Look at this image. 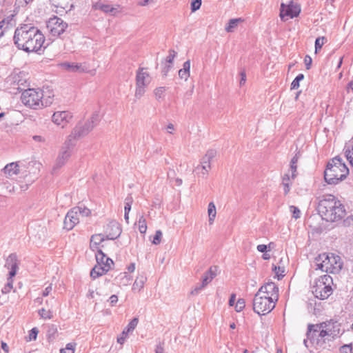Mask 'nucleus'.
Listing matches in <instances>:
<instances>
[{
	"instance_id": "obj_1",
	"label": "nucleus",
	"mask_w": 353,
	"mask_h": 353,
	"mask_svg": "<svg viewBox=\"0 0 353 353\" xmlns=\"http://www.w3.org/2000/svg\"><path fill=\"white\" fill-rule=\"evenodd\" d=\"M13 40L19 50L30 52L41 50L45 37L37 28L31 24H23L15 30Z\"/></svg>"
},
{
	"instance_id": "obj_2",
	"label": "nucleus",
	"mask_w": 353,
	"mask_h": 353,
	"mask_svg": "<svg viewBox=\"0 0 353 353\" xmlns=\"http://www.w3.org/2000/svg\"><path fill=\"white\" fill-rule=\"evenodd\" d=\"M319 212L323 219L334 222L345 216V206L334 195L326 194L319 202Z\"/></svg>"
},
{
	"instance_id": "obj_3",
	"label": "nucleus",
	"mask_w": 353,
	"mask_h": 353,
	"mask_svg": "<svg viewBox=\"0 0 353 353\" xmlns=\"http://www.w3.org/2000/svg\"><path fill=\"white\" fill-rule=\"evenodd\" d=\"M53 97L54 94L49 90L30 88L22 92L21 99L26 106L37 110L51 105Z\"/></svg>"
},
{
	"instance_id": "obj_4",
	"label": "nucleus",
	"mask_w": 353,
	"mask_h": 353,
	"mask_svg": "<svg viewBox=\"0 0 353 353\" xmlns=\"http://www.w3.org/2000/svg\"><path fill=\"white\" fill-rule=\"evenodd\" d=\"M349 173V170L342 161V159L336 157L327 163L324 172V179L329 184H336L344 180Z\"/></svg>"
},
{
	"instance_id": "obj_5",
	"label": "nucleus",
	"mask_w": 353,
	"mask_h": 353,
	"mask_svg": "<svg viewBox=\"0 0 353 353\" xmlns=\"http://www.w3.org/2000/svg\"><path fill=\"white\" fill-rule=\"evenodd\" d=\"M316 269L332 274H338L343 268L341 258L333 253H323L316 259Z\"/></svg>"
},
{
	"instance_id": "obj_6",
	"label": "nucleus",
	"mask_w": 353,
	"mask_h": 353,
	"mask_svg": "<svg viewBox=\"0 0 353 353\" xmlns=\"http://www.w3.org/2000/svg\"><path fill=\"white\" fill-rule=\"evenodd\" d=\"M101 120V116L99 112H94L90 119L85 121H80L73 128L70 134L68 137L69 141L78 140L91 132L93 128L98 125Z\"/></svg>"
},
{
	"instance_id": "obj_7",
	"label": "nucleus",
	"mask_w": 353,
	"mask_h": 353,
	"mask_svg": "<svg viewBox=\"0 0 353 353\" xmlns=\"http://www.w3.org/2000/svg\"><path fill=\"white\" fill-rule=\"evenodd\" d=\"M332 279L330 276H321L313 287L312 293L319 299L324 300L327 299L332 294Z\"/></svg>"
},
{
	"instance_id": "obj_8",
	"label": "nucleus",
	"mask_w": 353,
	"mask_h": 353,
	"mask_svg": "<svg viewBox=\"0 0 353 353\" xmlns=\"http://www.w3.org/2000/svg\"><path fill=\"white\" fill-rule=\"evenodd\" d=\"M95 256L97 264L90 272V276L94 279L105 274L110 269L111 265H113V261L107 257L101 250H98Z\"/></svg>"
},
{
	"instance_id": "obj_9",
	"label": "nucleus",
	"mask_w": 353,
	"mask_h": 353,
	"mask_svg": "<svg viewBox=\"0 0 353 353\" xmlns=\"http://www.w3.org/2000/svg\"><path fill=\"white\" fill-rule=\"evenodd\" d=\"M152 81V77L149 72L144 68H140L136 74V90L135 97L140 99L145 92V88L149 85Z\"/></svg>"
},
{
	"instance_id": "obj_10",
	"label": "nucleus",
	"mask_w": 353,
	"mask_h": 353,
	"mask_svg": "<svg viewBox=\"0 0 353 353\" xmlns=\"http://www.w3.org/2000/svg\"><path fill=\"white\" fill-rule=\"evenodd\" d=\"M276 303L268 298V296L259 294L257 292L253 300V310L259 314H266L275 307Z\"/></svg>"
},
{
	"instance_id": "obj_11",
	"label": "nucleus",
	"mask_w": 353,
	"mask_h": 353,
	"mask_svg": "<svg viewBox=\"0 0 353 353\" xmlns=\"http://www.w3.org/2000/svg\"><path fill=\"white\" fill-rule=\"evenodd\" d=\"M72 141H69L68 139L60 149L52 168L53 171H55L63 167L68 161L72 154Z\"/></svg>"
},
{
	"instance_id": "obj_12",
	"label": "nucleus",
	"mask_w": 353,
	"mask_h": 353,
	"mask_svg": "<svg viewBox=\"0 0 353 353\" xmlns=\"http://www.w3.org/2000/svg\"><path fill=\"white\" fill-rule=\"evenodd\" d=\"M68 27V23L58 17L50 18L47 22V29L53 37H58L63 34Z\"/></svg>"
},
{
	"instance_id": "obj_13",
	"label": "nucleus",
	"mask_w": 353,
	"mask_h": 353,
	"mask_svg": "<svg viewBox=\"0 0 353 353\" xmlns=\"http://www.w3.org/2000/svg\"><path fill=\"white\" fill-rule=\"evenodd\" d=\"M216 151L214 150H208L201 160V164L196 167L194 172L198 175L202 176H206L211 169L210 162L214 158Z\"/></svg>"
},
{
	"instance_id": "obj_14",
	"label": "nucleus",
	"mask_w": 353,
	"mask_h": 353,
	"mask_svg": "<svg viewBox=\"0 0 353 353\" xmlns=\"http://www.w3.org/2000/svg\"><path fill=\"white\" fill-rule=\"evenodd\" d=\"M300 12V5L292 1H291L288 5H285L283 3L281 5L280 17L283 21L288 19H285V17H290L291 19L296 17Z\"/></svg>"
},
{
	"instance_id": "obj_15",
	"label": "nucleus",
	"mask_w": 353,
	"mask_h": 353,
	"mask_svg": "<svg viewBox=\"0 0 353 353\" xmlns=\"http://www.w3.org/2000/svg\"><path fill=\"white\" fill-rule=\"evenodd\" d=\"M60 66L68 72H90L91 74H94V70H90L88 64L84 63H74V62H63L60 64Z\"/></svg>"
},
{
	"instance_id": "obj_16",
	"label": "nucleus",
	"mask_w": 353,
	"mask_h": 353,
	"mask_svg": "<svg viewBox=\"0 0 353 353\" xmlns=\"http://www.w3.org/2000/svg\"><path fill=\"white\" fill-rule=\"evenodd\" d=\"M259 294L268 296V299L276 302L279 299V288L274 282H268L262 285L258 290Z\"/></svg>"
},
{
	"instance_id": "obj_17",
	"label": "nucleus",
	"mask_w": 353,
	"mask_h": 353,
	"mask_svg": "<svg viewBox=\"0 0 353 353\" xmlns=\"http://www.w3.org/2000/svg\"><path fill=\"white\" fill-rule=\"evenodd\" d=\"M72 115L68 111H59L53 114L52 121L57 125L64 128L71 120Z\"/></svg>"
},
{
	"instance_id": "obj_18",
	"label": "nucleus",
	"mask_w": 353,
	"mask_h": 353,
	"mask_svg": "<svg viewBox=\"0 0 353 353\" xmlns=\"http://www.w3.org/2000/svg\"><path fill=\"white\" fill-rule=\"evenodd\" d=\"M105 231L107 239L114 240L121 235L122 230L117 221H112L107 225Z\"/></svg>"
},
{
	"instance_id": "obj_19",
	"label": "nucleus",
	"mask_w": 353,
	"mask_h": 353,
	"mask_svg": "<svg viewBox=\"0 0 353 353\" xmlns=\"http://www.w3.org/2000/svg\"><path fill=\"white\" fill-rule=\"evenodd\" d=\"M77 211H79V209L73 208L67 213L64 220L65 229L70 230L79 222Z\"/></svg>"
},
{
	"instance_id": "obj_20",
	"label": "nucleus",
	"mask_w": 353,
	"mask_h": 353,
	"mask_svg": "<svg viewBox=\"0 0 353 353\" xmlns=\"http://www.w3.org/2000/svg\"><path fill=\"white\" fill-rule=\"evenodd\" d=\"M5 267L10 270L8 275L13 277L16 275L18 270L17 257L15 254H10L6 259Z\"/></svg>"
},
{
	"instance_id": "obj_21",
	"label": "nucleus",
	"mask_w": 353,
	"mask_h": 353,
	"mask_svg": "<svg viewBox=\"0 0 353 353\" xmlns=\"http://www.w3.org/2000/svg\"><path fill=\"white\" fill-rule=\"evenodd\" d=\"M321 327L329 331V336L332 337L337 336L340 332V324L332 320L321 323Z\"/></svg>"
},
{
	"instance_id": "obj_22",
	"label": "nucleus",
	"mask_w": 353,
	"mask_h": 353,
	"mask_svg": "<svg viewBox=\"0 0 353 353\" xmlns=\"http://www.w3.org/2000/svg\"><path fill=\"white\" fill-rule=\"evenodd\" d=\"M106 239V236H103L102 234H96L91 236L90 247L94 250L97 251L98 253V250H100L99 248V245L103 243Z\"/></svg>"
},
{
	"instance_id": "obj_23",
	"label": "nucleus",
	"mask_w": 353,
	"mask_h": 353,
	"mask_svg": "<svg viewBox=\"0 0 353 353\" xmlns=\"http://www.w3.org/2000/svg\"><path fill=\"white\" fill-rule=\"evenodd\" d=\"M52 5L57 8L70 10L73 8V0H50Z\"/></svg>"
},
{
	"instance_id": "obj_24",
	"label": "nucleus",
	"mask_w": 353,
	"mask_h": 353,
	"mask_svg": "<svg viewBox=\"0 0 353 353\" xmlns=\"http://www.w3.org/2000/svg\"><path fill=\"white\" fill-rule=\"evenodd\" d=\"M3 170L7 176L17 175L19 173V165L17 162H12L7 164Z\"/></svg>"
},
{
	"instance_id": "obj_25",
	"label": "nucleus",
	"mask_w": 353,
	"mask_h": 353,
	"mask_svg": "<svg viewBox=\"0 0 353 353\" xmlns=\"http://www.w3.org/2000/svg\"><path fill=\"white\" fill-rule=\"evenodd\" d=\"M93 8L95 10H101L102 12H103L105 13H110L112 14H114L117 10V8L112 7L111 5L105 4L101 1H98V2L95 3L93 5Z\"/></svg>"
},
{
	"instance_id": "obj_26",
	"label": "nucleus",
	"mask_w": 353,
	"mask_h": 353,
	"mask_svg": "<svg viewBox=\"0 0 353 353\" xmlns=\"http://www.w3.org/2000/svg\"><path fill=\"white\" fill-rule=\"evenodd\" d=\"M323 327H321V323L320 324H309L307 327V337L310 341L314 340L316 334L320 333V331Z\"/></svg>"
},
{
	"instance_id": "obj_27",
	"label": "nucleus",
	"mask_w": 353,
	"mask_h": 353,
	"mask_svg": "<svg viewBox=\"0 0 353 353\" xmlns=\"http://www.w3.org/2000/svg\"><path fill=\"white\" fill-rule=\"evenodd\" d=\"M216 276V267H210L208 271L205 272L202 278V283L207 285Z\"/></svg>"
},
{
	"instance_id": "obj_28",
	"label": "nucleus",
	"mask_w": 353,
	"mask_h": 353,
	"mask_svg": "<svg viewBox=\"0 0 353 353\" xmlns=\"http://www.w3.org/2000/svg\"><path fill=\"white\" fill-rule=\"evenodd\" d=\"M344 152L347 160L350 162V165L353 167V137L345 144Z\"/></svg>"
},
{
	"instance_id": "obj_29",
	"label": "nucleus",
	"mask_w": 353,
	"mask_h": 353,
	"mask_svg": "<svg viewBox=\"0 0 353 353\" xmlns=\"http://www.w3.org/2000/svg\"><path fill=\"white\" fill-rule=\"evenodd\" d=\"M190 60L184 62L183 65V68L180 69L179 71V76L181 79H184L187 81L190 77Z\"/></svg>"
},
{
	"instance_id": "obj_30",
	"label": "nucleus",
	"mask_w": 353,
	"mask_h": 353,
	"mask_svg": "<svg viewBox=\"0 0 353 353\" xmlns=\"http://www.w3.org/2000/svg\"><path fill=\"white\" fill-rule=\"evenodd\" d=\"M146 279V277L143 275L138 276L133 283L132 290H141L144 287Z\"/></svg>"
},
{
	"instance_id": "obj_31",
	"label": "nucleus",
	"mask_w": 353,
	"mask_h": 353,
	"mask_svg": "<svg viewBox=\"0 0 353 353\" xmlns=\"http://www.w3.org/2000/svg\"><path fill=\"white\" fill-rule=\"evenodd\" d=\"M208 213L209 216V223L212 225L214 223L216 215V206L213 202L208 204Z\"/></svg>"
},
{
	"instance_id": "obj_32",
	"label": "nucleus",
	"mask_w": 353,
	"mask_h": 353,
	"mask_svg": "<svg viewBox=\"0 0 353 353\" xmlns=\"http://www.w3.org/2000/svg\"><path fill=\"white\" fill-rule=\"evenodd\" d=\"M241 21H243L241 18L230 19L228 23V26L225 28V31L228 32H232L237 27L238 23Z\"/></svg>"
},
{
	"instance_id": "obj_33",
	"label": "nucleus",
	"mask_w": 353,
	"mask_h": 353,
	"mask_svg": "<svg viewBox=\"0 0 353 353\" xmlns=\"http://www.w3.org/2000/svg\"><path fill=\"white\" fill-rule=\"evenodd\" d=\"M139 323L138 318L135 317L131 320V321L128 323V326L123 330V334H125L128 336V333L132 332L135 327L137 326Z\"/></svg>"
},
{
	"instance_id": "obj_34",
	"label": "nucleus",
	"mask_w": 353,
	"mask_h": 353,
	"mask_svg": "<svg viewBox=\"0 0 353 353\" xmlns=\"http://www.w3.org/2000/svg\"><path fill=\"white\" fill-rule=\"evenodd\" d=\"M74 208L79 209V211H77V214H79V216H81L82 217L88 216L91 214L90 210L84 205H79V206L74 207Z\"/></svg>"
},
{
	"instance_id": "obj_35",
	"label": "nucleus",
	"mask_w": 353,
	"mask_h": 353,
	"mask_svg": "<svg viewBox=\"0 0 353 353\" xmlns=\"http://www.w3.org/2000/svg\"><path fill=\"white\" fill-rule=\"evenodd\" d=\"M138 225H139V230L140 233L145 234L147 230V224H146V220L143 217V216H140L139 221H138Z\"/></svg>"
},
{
	"instance_id": "obj_36",
	"label": "nucleus",
	"mask_w": 353,
	"mask_h": 353,
	"mask_svg": "<svg viewBox=\"0 0 353 353\" xmlns=\"http://www.w3.org/2000/svg\"><path fill=\"white\" fill-rule=\"evenodd\" d=\"M39 314L44 319H50L53 316L52 312L50 310H46L45 308L39 310Z\"/></svg>"
},
{
	"instance_id": "obj_37",
	"label": "nucleus",
	"mask_w": 353,
	"mask_h": 353,
	"mask_svg": "<svg viewBox=\"0 0 353 353\" xmlns=\"http://www.w3.org/2000/svg\"><path fill=\"white\" fill-rule=\"evenodd\" d=\"M120 284L123 285H128L131 281V276L126 272L122 273L119 275Z\"/></svg>"
},
{
	"instance_id": "obj_38",
	"label": "nucleus",
	"mask_w": 353,
	"mask_h": 353,
	"mask_svg": "<svg viewBox=\"0 0 353 353\" xmlns=\"http://www.w3.org/2000/svg\"><path fill=\"white\" fill-rule=\"evenodd\" d=\"M326 38L324 37H319L316 39L315 41V52L317 53L319 50L321 49L322 46L326 41Z\"/></svg>"
},
{
	"instance_id": "obj_39",
	"label": "nucleus",
	"mask_w": 353,
	"mask_h": 353,
	"mask_svg": "<svg viewBox=\"0 0 353 353\" xmlns=\"http://www.w3.org/2000/svg\"><path fill=\"white\" fill-rule=\"evenodd\" d=\"M41 167V163L37 161H32L28 163V168L30 169V171L31 169H34L33 171L34 173H36L37 171H39L40 168Z\"/></svg>"
},
{
	"instance_id": "obj_40",
	"label": "nucleus",
	"mask_w": 353,
	"mask_h": 353,
	"mask_svg": "<svg viewBox=\"0 0 353 353\" xmlns=\"http://www.w3.org/2000/svg\"><path fill=\"white\" fill-rule=\"evenodd\" d=\"M304 79L303 74H299L291 83V89H297L299 87V82Z\"/></svg>"
},
{
	"instance_id": "obj_41",
	"label": "nucleus",
	"mask_w": 353,
	"mask_h": 353,
	"mask_svg": "<svg viewBox=\"0 0 353 353\" xmlns=\"http://www.w3.org/2000/svg\"><path fill=\"white\" fill-rule=\"evenodd\" d=\"M12 277H10V276L8 278V283L7 284L2 288L1 292L3 294H8L10 292V290L12 288Z\"/></svg>"
},
{
	"instance_id": "obj_42",
	"label": "nucleus",
	"mask_w": 353,
	"mask_h": 353,
	"mask_svg": "<svg viewBox=\"0 0 353 353\" xmlns=\"http://www.w3.org/2000/svg\"><path fill=\"white\" fill-rule=\"evenodd\" d=\"M75 343H69L66 345L65 348L60 350V353H74Z\"/></svg>"
},
{
	"instance_id": "obj_43",
	"label": "nucleus",
	"mask_w": 353,
	"mask_h": 353,
	"mask_svg": "<svg viewBox=\"0 0 353 353\" xmlns=\"http://www.w3.org/2000/svg\"><path fill=\"white\" fill-rule=\"evenodd\" d=\"M289 174H285L283 177L282 184L284 186V194H287L290 192V183H285V181H290Z\"/></svg>"
},
{
	"instance_id": "obj_44",
	"label": "nucleus",
	"mask_w": 353,
	"mask_h": 353,
	"mask_svg": "<svg viewBox=\"0 0 353 353\" xmlns=\"http://www.w3.org/2000/svg\"><path fill=\"white\" fill-rule=\"evenodd\" d=\"M57 333V328L54 325H51L48 330V337L49 339H54L55 335Z\"/></svg>"
},
{
	"instance_id": "obj_45",
	"label": "nucleus",
	"mask_w": 353,
	"mask_h": 353,
	"mask_svg": "<svg viewBox=\"0 0 353 353\" xmlns=\"http://www.w3.org/2000/svg\"><path fill=\"white\" fill-rule=\"evenodd\" d=\"M176 52L174 50H169V55L166 57L165 63L172 65L174 57H176Z\"/></svg>"
},
{
	"instance_id": "obj_46",
	"label": "nucleus",
	"mask_w": 353,
	"mask_h": 353,
	"mask_svg": "<svg viewBox=\"0 0 353 353\" xmlns=\"http://www.w3.org/2000/svg\"><path fill=\"white\" fill-rule=\"evenodd\" d=\"M162 235V232L161 230H157L152 241V243L154 245H159L161 243Z\"/></svg>"
},
{
	"instance_id": "obj_47",
	"label": "nucleus",
	"mask_w": 353,
	"mask_h": 353,
	"mask_svg": "<svg viewBox=\"0 0 353 353\" xmlns=\"http://www.w3.org/2000/svg\"><path fill=\"white\" fill-rule=\"evenodd\" d=\"M206 285H203V283L196 285L190 292L191 295H196L198 294L201 290H202Z\"/></svg>"
},
{
	"instance_id": "obj_48",
	"label": "nucleus",
	"mask_w": 353,
	"mask_h": 353,
	"mask_svg": "<svg viewBox=\"0 0 353 353\" xmlns=\"http://www.w3.org/2000/svg\"><path fill=\"white\" fill-rule=\"evenodd\" d=\"M245 300L243 299H239L236 303L235 308L237 312H241L245 307Z\"/></svg>"
},
{
	"instance_id": "obj_49",
	"label": "nucleus",
	"mask_w": 353,
	"mask_h": 353,
	"mask_svg": "<svg viewBox=\"0 0 353 353\" xmlns=\"http://www.w3.org/2000/svg\"><path fill=\"white\" fill-rule=\"evenodd\" d=\"M290 212L292 213V216L294 219H298L300 217L301 211L299 209L294 205H291L290 207Z\"/></svg>"
},
{
	"instance_id": "obj_50",
	"label": "nucleus",
	"mask_w": 353,
	"mask_h": 353,
	"mask_svg": "<svg viewBox=\"0 0 353 353\" xmlns=\"http://www.w3.org/2000/svg\"><path fill=\"white\" fill-rule=\"evenodd\" d=\"M201 6V0H192L191 3V10L194 12L200 8Z\"/></svg>"
},
{
	"instance_id": "obj_51",
	"label": "nucleus",
	"mask_w": 353,
	"mask_h": 353,
	"mask_svg": "<svg viewBox=\"0 0 353 353\" xmlns=\"http://www.w3.org/2000/svg\"><path fill=\"white\" fill-rule=\"evenodd\" d=\"M31 1H32V0H16L15 5L18 8H24Z\"/></svg>"
},
{
	"instance_id": "obj_52",
	"label": "nucleus",
	"mask_w": 353,
	"mask_h": 353,
	"mask_svg": "<svg viewBox=\"0 0 353 353\" xmlns=\"http://www.w3.org/2000/svg\"><path fill=\"white\" fill-rule=\"evenodd\" d=\"M165 87H159L156 88L154 91V95L157 98H161L165 92Z\"/></svg>"
},
{
	"instance_id": "obj_53",
	"label": "nucleus",
	"mask_w": 353,
	"mask_h": 353,
	"mask_svg": "<svg viewBox=\"0 0 353 353\" xmlns=\"http://www.w3.org/2000/svg\"><path fill=\"white\" fill-rule=\"evenodd\" d=\"M38 332H39V331H38L37 328H36V327L32 328L30 330V334H29L30 341L35 340L37 339Z\"/></svg>"
},
{
	"instance_id": "obj_54",
	"label": "nucleus",
	"mask_w": 353,
	"mask_h": 353,
	"mask_svg": "<svg viewBox=\"0 0 353 353\" xmlns=\"http://www.w3.org/2000/svg\"><path fill=\"white\" fill-rule=\"evenodd\" d=\"M340 353H352V347L348 345H344L340 348Z\"/></svg>"
},
{
	"instance_id": "obj_55",
	"label": "nucleus",
	"mask_w": 353,
	"mask_h": 353,
	"mask_svg": "<svg viewBox=\"0 0 353 353\" xmlns=\"http://www.w3.org/2000/svg\"><path fill=\"white\" fill-rule=\"evenodd\" d=\"M273 270L275 272V273L276 274V275L278 276V278L280 279V276L281 277L283 276V274H282V273L284 272V268H281V267H276V266H274V268H273Z\"/></svg>"
},
{
	"instance_id": "obj_56",
	"label": "nucleus",
	"mask_w": 353,
	"mask_h": 353,
	"mask_svg": "<svg viewBox=\"0 0 353 353\" xmlns=\"http://www.w3.org/2000/svg\"><path fill=\"white\" fill-rule=\"evenodd\" d=\"M271 243H270L268 245L261 244L257 246V250L260 252H265L268 250V248H270Z\"/></svg>"
},
{
	"instance_id": "obj_57",
	"label": "nucleus",
	"mask_w": 353,
	"mask_h": 353,
	"mask_svg": "<svg viewBox=\"0 0 353 353\" xmlns=\"http://www.w3.org/2000/svg\"><path fill=\"white\" fill-rule=\"evenodd\" d=\"M312 58L309 55H306L304 59V62L306 66V69L309 70L312 64Z\"/></svg>"
},
{
	"instance_id": "obj_58",
	"label": "nucleus",
	"mask_w": 353,
	"mask_h": 353,
	"mask_svg": "<svg viewBox=\"0 0 353 353\" xmlns=\"http://www.w3.org/2000/svg\"><path fill=\"white\" fill-rule=\"evenodd\" d=\"M172 65L168 64V63H165V65L163 66V69H162V74H163V75L167 76L168 72L172 68Z\"/></svg>"
},
{
	"instance_id": "obj_59",
	"label": "nucleus",
	"mask_w": 353,
	"mask_h": 353,
	"mask_svg": "<svg viewBox=\"0 0 353 353\" xmlns=\"http://www.w3.org/2000/svg\"><path fill=\"white\" fill-rule=\"evenodd\" d=\"M32 139L36 142L45 143L46 139L41 135H34L32 137Z\"/></svg>"
},
{
	"instance_id": "obj_60",
	"label": "nucleus",
	"mask_w": 353,
	"mask_h": 353,
	"mask_svg": "<svg viewBox=\"0 0 353 353\" xmlns=\"http://www.w3.org/2000/svg\"><path fill=\"white\" fill-rule=\"evenodd\" d=\"M296 168L297 165L296 164H291L290 163V170L292 172V179H294L296 175Z\"/></svg>"
},
{
	"instance_id": "obj_61",
	"label": "nucleus",
	"mask_w": 353,
	"mask_h": 353,
	"mask_svg": "<svg viewBox=\"0 0 353 353\" xmlns=\"http://www.w3.org/2000/svg\"><path fill=\"white\" fill-rule=\"evenodd\" d=\"M111 306H114L118 302V297L117 295H112L109 299Z\"/></svg>"
},
{
	"instance_id": "obj_62",
	"label": "nucleus",
	"mask_w": 353,
	"mask_h": 353,
	"mask_svg": "<svg viewBox=\"0 0 353 353\" xmlns=\"http://www.w3.org/2000/svg\"><path fill=\"white\" fill-rule=\"evenodd\" d=\"M52 284H50L47 288H46V289L43 290V296H48L50 294V293L52 292Z\"/></svg>"
},
{
	"instance_id": "obj_63",
	"label": "nucleus",
	"mask_w": 353,
	"mask_h": 353,
	"mask_svg": "<svg viewBox=\"0 0 353 353\" xmlns=\"http://www.w3.org/2000/svg\"><path fill=\"white\" fill-rule=\"evenodd\" d=\"M240 75H241L240 85H242L245 83V81H246L245 72L244 70L241 72Z\"/></svg>"
},
{
	"instance_id": "obj_64",
	"label": "nucleus",
	"mask_w": 353,
	"mask_h": 353,
	"mask_svg": "<svg viewBox=\"0 0 353 353\" xmlns=\"http://www.w3.org/2000/svg\"><path fill=\"white\" fill-rule=\"evenodd\" d=\"M155 353H164V349L163 347V344L161 343H159L155 349Z\"/></svg>"
}]
</instances>
